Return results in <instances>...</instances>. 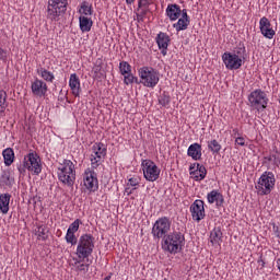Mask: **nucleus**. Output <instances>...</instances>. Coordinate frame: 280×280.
<instances>
[{
	"label": "nucleus",
	"mask_w": 280,
	"mask_h": 280,
	"mask_svg": "<svg viewBox=\"0 0 280 280\" xmlns=\"http://www.w3.org/2000/svg\"><path fill=\"white\" fill-rule=\"evenodd\" d=\"M139 183H140L139 177L133 176L128 179L127 187H135V189H137V187H139Z\"/></svg>",
	"instance_id": "41"
},
{
	"label": "nucleus",
	"mask_w": 280,
	"mask_h": 280,
	"mask_svg": "<svg viewBox=\"0 0 280 280\" xmlns=\"http://www.w3.org/2000/svg\"><path fill=\"white\" fill-rule=\"evenodd\" d=\"M112 278H113V273H109L103 280H110Z\"/></svg>",
	"instance_id": "50"
},
{
	"label": "nucleus",
	"mask_w": 280,
	"mask_h": 280,
	"mask_svg": "<svg viewBox=\"0 0 280 280\" xmlns=\"http://www.w3.org/2000/svg\"><path fill=\"white\" fill-rule=\"evenodd\" d=\"M207 201L209 205L215 203L218 207H222L224 205V196L220 190L213 189L207 194Z\"/></svg>",
	"instance_id": "20"
},
{
	"label": "nucleus",
	"mask_w": 280,
	"mask_h": 280,
	"mask_svg": "<svg viewBox=\"0 0 280 280\" xmlns=\"http://www.w3.org/2000/svg\"><path fill=\"white\" fill-rule=\"evenodd\" d=\"M194 180H205L207 178V167L205 165L199 164V167L192 172Z\"/></svg>",
	"instance_id": "29"
},
{
	"label": "nucleus",
	"mask_w": 280,
	"mask_h": 280,
	"mask_svg": "<svg viewBox=\"0 0 280 280\" xmlns=\"http://www.w3.org/2000/svg\"><path fill=\"white\" fill-rule=\"evenodd\" d=\"M78 12L80 16L91 18L93 14V4L86 0H83L79 5Z\"/></svg>",
	"instance_id": "23"
},
{
	"label": "nucleus",
	"mask_w": 280,
	"mask_h": 280,
	"mask_svg": "<svg viewBox=\"0 0 280 280\" xmlns=\"http://www.w3.org/2000/svg\"><path fill=\"white\" fill-rule=\"evenodd\" d=\"M271 160L273 161V165H276L277 167H279L280 165V159L277 154H271Z\"/></svg>",
	"instance_id": "45"
},
{
	"label": "nucleus",
	"mask_w": 280,
	"mask_h": 280,
	"mask_svg": "<svg viewBox=\"0 0 280 280\" xmlns=\"http://www.w3.org/2000/svg\"><path fill=\"white\" fill-rule=\"evenodd\" d=\"M233 132H237V129H234Z\"/></svg>",
	"instance_id": "54"
},
{
	"label": "nucleus",
	"mask_w": 280,
	"mask_h": 280,
	"mask_svg": "<svg viewBox=\"0 0 280 280\" xmlns=\"http://www.w3.org/2000/svg\"><path fill=\"white\" fill-rule=\"evenodd\" d=\"M265 159H266V161L271 162L272 161V155L266 156Z\"/></svg>",
	"instance_id": "53"
},
{
	"label": "nucleus",
	"mask_w": 280,
	"mask_h": 280,
	"mask_svg": "<svg viewBox=\"0 0 280 280\" xmlns=\"http://www.w3.org/2000/svg\"><path fill=\"white\" fill-rule=\"evenodd\" d=\"M141 167L143 172V177L149 183H154L159 180V176H161V168L154 163L152 160H142Z\"/></svg>",
	"instance_id": "10"
},
{
	"label": "nucleus",
	"mask_w": 280,
	"mask_h": 280,
	"mask_svg": "<svg viewBox=\"0 0 280 280\" xmlns=\"http://www.w3.org/2000/svg\"><path fill=\"white\" fill-rule=\"evenodd\" d=\"M86 259H80L79 257L73 258L74 264H72L75 272H80L81 275H86L89 272V268H91V261L90 262H83Z\"/></svg>",
	"instance_id": "22"
},
{
	"label": "nucleus",
	"mask_w": 280,
	"mask_h": 280,
	"mask_svg": "<svg viewBox=\"0 0 280 280\" xmlns=\"http://www.w3.org/2000/svg\"><path fill=\"white\" fill-rule=\"evenodd\" d=\"M31 91L35 97H45L47 95V83L38 78L31 82Z\"/></svg>",
	"instance_id": "16"
},
{
	"label": "nucleus",
	"mask_w": 280,
	"mask_h": 280,
	"mask_svg": "<svg viewBox=\"0 0 280 280\" xmlns=\"http://www.w3.org/2000/svg\"><path fill=\"white\" fill-rule=\"evenodd\" d=\"M37 73L42 78V80H45V82H54L56 80V75H54V72L40 67L37 68Z\"/></svg>",
	"instance_id": "28"
},
{
	"label": "nucleus",
	"mask_w": 280,
	"mask_h": 280,
	"mask_svg": "<svg viewBox=\"0 0 280 280\" xmlns=\"http://www.w3.org/2000/svg\"><path fill=\"white\" fill-rule=\"evenodd\" d=\"M119 71L121 75H126L127 73L132 72V67L130 66V63H128V61H120Z\"/></svg>",
	"instance_id": "34"
},
{
	"label": "nucleus",
	"mask_w": 280,
	"mask_h": 280,
	"mask_svg": "<svg viewBox=\"0 0 280 280\" xmlns=\"http://www.w3.org/2000/svg\"><path fill=\"white\" fill-rule=\"evenodd\" d=\"M170 102H172V98L170 97L168 94L163 93L159 97V105L163 106L164 108H167L170 106Z\"/></svg>",
	"instance_id": "37"
},
{
	"label": "nucleus",
	"mask_w": 280,
	"mask_h": 280,
	"mask_svg": "<svg viewBox=\"0 0 280 280\" xmlns=\"http://www.w3.org/2000/svg\"><path fill=\"white\" fill-rule=\"evenodd\" d=\"M95 248V238L91 234H82L77 243L75 255L79 259H86L93 255Z\"/></svg>",
	"instance_id": "7"
},
{
	"label": "nucleus",
	"mask_w": 280,
	"mask_h": 280,
	"mask_svg": "<svg viewBox=\"0 0 280 280\" xmlns=\"http://www.w3.org/2000/svg\"><path fill=\"white\" fill-rule=\"evenodd\" d=\"M79 27L83 34L90 32L93 27V19L89 16H79Z\"/></svg>",
	"instance_id": "24"
},
{
	"label": "nucleus",
	"mask_w": 280,
	"mask_h": 280,
	"mask_svg": "<svg viewBox=\"0 0 280 280\" xmlns=\"http://www.w3.org/2000/svg\"><path fill=\"white\" fill-rule=\"evenodd\" d=\"M235 144L241 145V148H244V145H246V140L244 139V137H237L235 139Z\"/></svg>",
	"instance_id": "42"
},
{
	"label": "nucleus",
	"mask_w": 280,
	"mask_h": 280,
	"mask_svg": "<svg viewBox=\"0 0 280 280\" xmlns=\"http://www.w3.org/2000/svg\"><path fill=\"white\" fill-rule=\"evenodd\" d=\"M170 229H172V222L170 221V218H159L152 226L151 233L153 235V240H161L166 237L167 233H170Z\"/></svg>",
	"instance_id": "9"
},
{
	"label": "nucleus",
	"mask_w": 280,
	"mask_h": 280,
	"mask_svg": "<svg viewBox=\"0 0 280 280\" xmlns=\"http://www.w3.org/2000/svg\"><path fill=\"white\" fill-rule=\"evenodd\" d=\"M57 176L59 183L73 189V186L75 185V164H73L71 160H62L57 167Z\"/></svg>",
	"instance_id": "1"
},
{
	"label": "nucleus",
	"mask_w": 280,
	"mask_h": 280,
	"mask_svg": "<svg viewBox=\"0 0 280 280\" xmlns=\"http://www.w3.org/2000/svg\"><path fill=\"white\" fill-rule=\"evenodd\" d=\"M67 5L69 0H48L46 19L50 23H58L62 14L67 13Z\"/></svg>",
	"instance_id": "5"
},
{
	"label": "nucleus",
	"mask_w": 280,
	"mask_h": 280,
	"mask_svg": "<svg viewBox=\"0 0 280 280\" xmlns=\"http://www.w3.org/2000/svg\"><path fill=\"white\" fill-rule=\"evenodd\" d=\"M35 235H37V240H42V242H47L49 237V229L47 225L39 224L35 229Z\"/></svg>",
	"instance_id": "27"
},
{
	"label": "nucleus",
	"mask_w": 280,
	"mask_h": 280,
	"mask_svg": "<svg viewBox=\"0 0 280 280\" xmlns=\"http://www.w3.org/2000/svg\"><path fill=\"white\" fill-rule=\"evenodd\" d=\"M177 23L173 24V27L176 30V32H184V30H187V27H189V20H185V19H177Z\"/></svg>",
	"instance_id": "32"
},
{
	"label": "nucleus",
	"mask_w": 280,
	"mask_h": 280,
	"mask_svg": "<svg viewBox=\"0 0 280 280\" xmlns=\"http://www.w3.org/2000/svg\"><path fill=\"white\" fill-rule=\"evenodd\" d=\"M69 86H70L72 95L74 97H80V93L82 91V86H81V83H80V77H78L77 73L70 74Z\"/></svg>",
	"instance_id": "18"
},
{
	"label": "nucleus",
	"mask_w": 280,
	"mask_h": 280,
	"mask_svg": "<svg viewBox=\"0 0 280 280\" xmlns=\"http://www.w3.org/2000/svg\"><path fill=\"white\" fill-rule=\"evenodd\" d=\"M138 75L140 78V84L147 89H154L161 81V73L159 70L143 66L138 70Z\"/></svg>",
	"instance_id": "6"
},
{
	"label": "nucleus",
	"mask_w": 280,
	"mask_h": 280,
	"mask_svg": "<svg viewBox=\"0 0 280 280\" xmlns=\"http://www.w3.org/2000/svg\"><path fill=\"white\" fill-rule=\"evenodd\" d=\"M0 60L5 61L8 60V50L0 47Z\"/></svg>",
	"instance_id": "44"
},
{
	"label": "nucleus",
	"mask_w": 280,
	"mask_h": 280,
	"mask_svg": "<svg viewBox=\"0 0 280 280\" xmlns=\"http://www.w3.org/2000/svg\"><path fill=\"white\" fill-rule=\"evenodd\" d=\"M172 39L170 38V35L164 32H160L155 37V43L162 54V56H167V48L170 47V42Z\"/></svg>",
	"instance_id": "17"
},
{
	"label": "nucleus",
	"mask_w": 280,
	"mask_h": 280,
	"mask_svg": "<svg viewBox=\"0 0 280 280\" xmlns=\"http://www.w3.org/2000/svg\"><path fill=\"white\" fill-rule=\"evenodd\" d=\"M0 185H5V187H12L14 185V177L10 173L4 172L0 177Z\"/></svg>",
	"instance_id": "31"
},
{
	"label": "nucleus",
	"mask_w": 280,
	"mask_h": 280,
	"mask_svg": "<svg viewBox=\"0 0 280 280\" xmlns=\"http://www.w3.org/2000/svg\"><path fill=\"white\" fill-rule=\"evenodd\" d=\"M145 5H148V0H139V1H138V7H139V8H143V7H145Z\"/></svg>",
	"instance_id": "48"
},
{
	"label": "nucleus",
	"mask_w": 280,
	"mask_h": 280,
	"mask_svg": "<svg viewBox=\"0 0 280 280\" xmlns=\"http://www.w3.org/2000/svg\"><path fill=\"white\" fill-rule=\"evenodd\" d=\"M106 144L102 142H95L92 145V154L90 158L91 165L93 170H96V167H100V163H102V160L106 159Z\"/></svg>",
	"instance_id": "11"
},
{
	"label": "nucleus",
	"mask_w": 280,
	"mask_h": 280,
	"mask_svg": "<svg viewBox=\"0 0 280 280\" xmlns=\"http://www.w3.org/2000/svg\"><path fill=\"white\" fill-rule=\"evenodd\" d=\"M275 185H277L275 173L265 171L258 178L255 189L258 196H269V194H272Z\"/></svg>",
	"instance_id": "4"
},
{
	"label": "nucleus",
	"mask_w": 280,
	"mask_h": 280,
	"mask_svg": "<svg viewBox=\"0 0 280 280\" xmlns=\"http://www.w3.org/2000/svg\"><path fill=\"white\" fill-rule=\"evenodd\" d=\"M259 30H260V34L265 38H268V40H272L275 38V35L277 34L275 28H272V24L270 23V20H268V18L266 16L259 20Z\"/></svg>",
	"instance_id": "15"
},
{
	"label": "nucleus",
	"mask_w": 280,
	"mask_h": 280,
	"mask_svg": "<svg viewBox=\"0 0 280 280\" xmlns=\"http://www.w3.org/2000/svg\"><path fill=\"white\" fill-rule=\"evenodd\" d=\"M135 189H137V188L130 189V186H127L125 188V194H127V196H130V195H132V191H135Z\"/></svg>",
	"instance_id": "49"
},
{
	"label": "nucleus",
	"mask_w": 280,
	"mask_h": 280,
	"mask_svg": "<svg viewBox=\"0 0 280 280\" xmlns=\"http://www.w3.org/2000/svg\"><path fill=\"white\" fill-rule=\"evenodd\" d=\"M210 242L212 246H220L222 244V230L220 228H214L210 232Z\"/></svg>",
	"instance_id": "26"
},
{
	"label": "nucleus",
	"mask_w": 280,
	"mask_h": 280,
	"mask_svg": "<svg viewBox=\"0 0 280 280\" xmlns=\"http://www.w3.org/2000/svg\"><path fill=\"white\" fill-rule=\"evenodd\" d=\"M8 100V93L5 91L0 90V115H3L5 113V102Z\"/></svg>",
	"instance_id": "35"
},
{
	"label": "nucleus",
	"mask_w": 280,
	"mask_h": 280,
	"mask_svg": "<svg viewBox=\"0 0 280 280\" xmlns=\"http://www.w3.org/2000/svg\"><path fill=\"white\" fill-rule=\"evenodd\" d=\"M199 166H200V163H192V164H190V166H189V174H190V176H194L195 173H192V172H196V170H198Z\"/></svg>",
	"instance_id": "43"
},
{
	"label": "nucleus",
	"mask_w": 280,
	"mask_h": 280,
	"mask_svg": "<svg viewBox=\"0 0 280 280\" xmlns=\"http://www.w3.org/2000/svg\"><path fill=\"white\" fill-rule=\"evenodd\" d=\"M183 246H185V234L182 232L174 231L163 237L162 248L165 253L176 255L183 250Z\"/></svg>",
	"instance_id": "2"
},
{
	"label": "nucleus",
	"mask_w": 280,
	"mask_h": 280,
	"mask_svg": "<svg viewBox=\"0 0 280 280\" xmlns=\"http://www.w3.org/2000/svg\"><path fill=\"white\" fill-rule=\"evenodd\" d=\"M2 156L4 159V165H7V167H10V165L14 163V150L10 148L4 149L2 152Z\"/></svg>",
	"instance_id": "30"
},
{
	"label": "nucleus",
	"mask_w": 280,
	"mask_h": 280,
	"mask_svg": "<svg viewBox=\"0 0 280 280\" xmlns=\"http://www.w3.org/2000/svg\"><path fill=\"white\" fill-rule=\"evenodd\" d=\"M273 233H275L276 237H280V229L278 225H273Z\"/></svg>",
	"instance_id": "47"
},
{
	"label": "nucleus",
	"mask_w": 280,
	"mask_h": 280,
	"mask_svg": "<svg viewBox=\"0 0 280 280\" xmlns=\"http://www.w3.org/2000/svg\"><path fill=\"white\" fill-rule=\"evenodd\" d=\"M233 54H235V56H238L240 58H242V60L244 61V55L246 54V47H244V45L240 44L233 51Z\"/></svg>",
	"instance_id": "39"
},
{
	"label": "nucleus",
	"mask_w": 280,
	"mask_h": 280,
	"mask_svg": "<svg viewBox=\"0 0 280 280\" xmlns=\"http://www.w3.org/2000/svg\"><path fill=\"white\" fill-rule=\"evenodd\" d=\"M187 156H190L192 161H200L202 159V145L195 142L188 147Z\"/></svg>",
	"instance_id": "21"
},
{
	"label": "nucleus",
	"mask_w": 280,
	"mask_h": 280,
	"mask_svg": "<svg viewBox=\"0 0 280 280\" xmlns=\"http://www.w3.org/2000/svg\"><path fill=\"white\" fill-rule=\"evenodd\" d=\"M80 224H82V221L80 219L74 220L69 225L67 232H69V233H78V231H80Z\"/></svg>",
	"instance_id": "38"
},
{
	"label": "nucleus",
	"mask_w": 280,
	"mask_h": 280,
	"mask_svg": "<svg viewBox=\"0 0 280 280\" xmlns=\"http://www.w3.org/2000/svg\"><path fill=\"white\" fill-rule=\"evenodd\" d=\"M65 240L67 244H70L71 246H75L80 240H78V236H75V232H67Z\"/></svg>",
	"instance_id": "36"
},
{
	"label": "nucleus",
	"mask_w": 280,
	"mask_h": 280,
	"mask_svg": "<svg viewBox=\"0 0 280 280\" xmlns=\"http://www.w3.org/2000/svg\"><path fill=\"white\" fill-rule=\"evenodd\" d=\"M124 75V84H126L127 86L129 84L135 83V80H137V78H135V75L132 74V72H129L127 74H122Z\"/></svg>",
	"instance_id": "40"
},
{
	"label": "nucleus",
	"mask_w": 280,
	"mask_h": 280,
	"mask_svg": "<svg viewBox=\"0 0 280 280\" xmlns=\"http://www.w3.org/2000/svg\"><path fill=\"white\" fill-rule=\"evenodd\" d=\"M276 264H277V268H278V270L280 272V258L277 259Z\"/></svg>",
	"instance_id": "52"
},
{
	"label": "nucleus",
	"mask_w": 280,
	"mask_h": 280,
	"mask_svg": "<svg viewBox=\"0 0 280 280\" xmlns=\"http://www.w3.org/2000/svg\"><path fill=\"white\" fill-rule=\"evenodd\" d=\"M83 186L90 192H95L100 189V182L97 180V173L93 168H86L83 173Z\"/></svg>",
	"instance_id": "12"
},
{
	"label": "nucleus",
	"mask_w": 280,
	"mask_h": 280,
	"mask_svg": "<svg viewBox=\"0 0 280 280\" xmlns=\"http://www.w3.org/2000/svg\"><path fill=\"white\" fill-rule=\"evenodd\" d=\"M12 198L11 194H1L0 195V211L5 214L10 211V199Z\"/></svg>",
	"instance_id": "25"
},
{
	"label": "nucleus",
	"mask_w": 280,
	"mask_h": 280,
	"mask_svg": "<svg viewBox=\"0 0 280 280\" xmlns=\"http://www.w3.org/2000/svg\"><path fill=\"white\" fill-rule=\"evenodd\" d=\"M189 212L194 222H202V220L207 218V212L205 211V201L200 199L195 200L189 207Z\"/></svg>",
	"instance_id": "14"
},
{
	"label": "nucleus",
	"mask_w": 280,
	"mask_h": 280,
	"mask_svg": "<svg viewBox=\"0 0 280 280\" xmlns=\"http://www.w3.org/2000/svg\"><path fill=\"white\" fill-rule=\"evenodd\" d=\"M180 15H182L180 19L189 21V15L187 14V10L186 9L182 10Z\"/></svg>",
	"instance_id": "46"
},
{
	"label": "nucleus",
	"mask_w": 280,
	"mask_h": 280,
	"mask_svg": "<svg viewBox=\"0 0 280 280\" xmlns=\"http://www.w3.org/2000/svg\"><path fill=\"white\" fill-rule=\"evenodd\" d=\"M260 261H261V264H262V266H264V264H265L264 260H260Z\"/></svg>",
	"instance_id": "55"
},
{
	"label": "nucleus",
	"mask_w": 280,
	"mask_h": 280,
	"mask_svg": "<svg viewBox=\"0 0 280 280\" xmlns=\"http://www.w3.org/2000/svg\"><path fill=\"white\" fill-rule=\"evenodd\" d=\"M222 61L225 65V69H229V71H237V69H241L242 65H244V59L231 51H225L222 55Z\"/></svg>",
	"instance_id": "13"
},
{
	"label": "nucleus",
	"mask_w": 280,
	"mask_h": 280,
	"mask_svg": "<svg viewBox=\"0 0 280 280\" xmlns=\"http://www.w3.org/2000/svg\"><path fill=\"white\" fill-rule=\"evenodd\" d=\"M208 150H210L212 154H220V150H222V144H220L218 140L208 141Z\"/></svg>",
	"instance_id": "33"
},
{
	"label": "nucleus",
	"mask_w": 280,
	"mask_h": 280,
	"mask_svg": "<svg viewBox=\"0 0 280 280\" xmlns=\"http://www.w3.org/2000/svg\"><path fill=\"white\" fill-rule=\"evenodd\" d=\"M180 5L176 3H170L166 7L165 15L167 16V19H170V21L174 22L180 19Z\"/></svg>",
	"instance_id": "19"
},
{
	"label": "nucleus",
	"mask_w": 280,
	"mask_h": 280,
	"mask_svg": "<svg viewBox=\"0 0 280 280\" xmlns=\"http://www.w3.org/2000/svg\"><path fill=\"white\" fill-rule=\"evenodd\" d=\"M23 166L19 167L20 174H24L25 170L33 176H38L43 172V160L36 151L27 153L23 159Z\"/></svg>",
	"instance_id": "3"
},
{
	"label": "nucleus",
	"mask_w": 280,
	"mask_h": 280,
	"mask_svg": "<svg viewBox=\"0 0 280 280\" xmlns=\"http://www.w3.org/2000/svg\"><path fill=\"white\" fill-rule=\"evenodd\" d=\"M127 5H132L135 3V0H126Z\"/></svg>",
	"instance_id": "51"
},
{
	"label": "nucleus",
	"mask_w": 280,
	"mask_h": 280,
	"mask_svg": "<svg viewBox=\"0 0 280 280\" xmlns=\"http://www.w3.org/2000/svg\"><path fill=\"white\" fill-rule=\"evenodd\" d=\"M248 102L250 108L261 113V110H266L268 107V95L261 89L254 90L248 95Z\"/></svg>",
	"instance_id": "8"
}]
</instances>
